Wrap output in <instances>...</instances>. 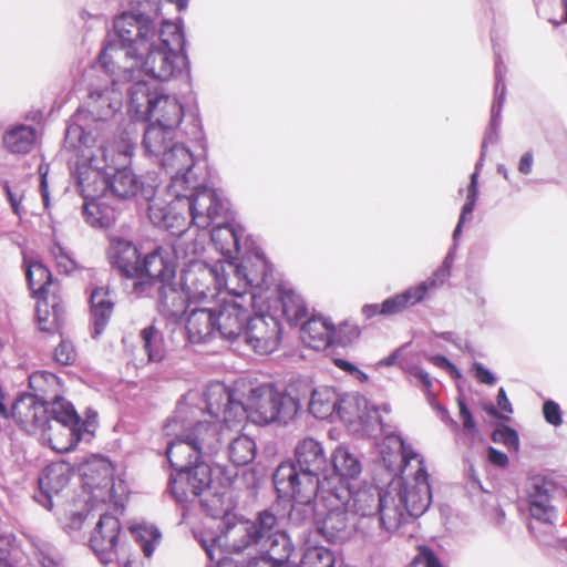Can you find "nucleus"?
<instances>
[{
  "mask_svg": "<svg viewBox=\"0 0 567 567\" xmlns=\"http://www.w3.org/2000/svg\"><path fill=\"white\" fill-rule=\"evenodd\" d=\"M120 52L115 45L105 47L97 56L96 64L84 72L87 82L86 109H79L72 115L65 130V144L83 152L97 146L105 166L112 167L113 156L105 146L111 132V118L122 109L123 93L121 84H131L135 71L115 64Z\"/></svg>",
  "mask_w": 567,
  "mask_h": 567,
  "instance_id": "f257e3e1",
  "label": "nucleus"
},
{
  "mask_svg": "<svg viewBox=\"0 0 567 567\" xmlns=\"http://www.w3.org/2000/svg\"><path fill=\"white\" fill-rule=\"evenodd\" d=\"M203 250V241L195 239L179 251L183 258H188L181 281L190 303L214 298L221 289L239 298L251 289V300L256 301L259 295L255 289L267 285L269 278V264L259 249L246 254L239 262L217 261L214 265L195 259Z\"/></svg>",
  "mask_w": 567,
  "mask_h": 567,
  "instance_id": "f03ea898",
  "label": "nucleus"
},
{
  "mask_svg": "<svg viewBox=\"0 0 567 567\" xmlns=\"http://www.w3.org/2000/svg\"><path fill=\"white\" fill-rule=\"evenodd\" d=\"M125 23L120 24L121 48L120 55L131 61L130 68L135 71V80H144L147 75L162 82L177 78L188 70L187 56L184 53L185 38L181 25L163 21L158 32L151 34L141 33L140 29H124ZM126 25L133 28L126 22Z\"/></svg>",
  "mask_w": 567,
  "mask_h": 567,
  "instance_id": "7ed1b4c3",
  "label": "nucleus"
},
{
  "mask_svg": "<svg viewBox=\"0 0 567 567\" xmlns=\"http://www.w3.org/2000/svg\"><path fill=\"white\" fill-rule=\"evenodd\" d=\"M204 396L207 413L215 420L223 416L221 422L227 429L245 420L259 424H287L300 408L298 400L279 392L270 383L250 389L246 403L238 400L236 393L220 382L207 385Z\"/></svg>",
  "mask_w": 567,
  "mask_h": 567,
  "instance_id": "20e7f679",
  "label": "nucleus"
},
{
  "mask_svg": "<svg viewBox=\"0 0 567 567\" xmlns=\"http://www.w3.org/2000/svg\"><path fill=\"white\" fill-rule=\"evenodd\" d=\"M82 156L87 158L91 164L97 165V158L101 154L95 153L85 154ZM102 167L96 166V171H87V181L79 176V189L84 199L83 214L87 224L93 227L107 228L116 220L115 208L111 206V198L130 199L137 195L138 192L143 195V188H146L140 177L127 166L116 168L111 174H101L99 171Z\"/></svg>",
  "mask_w": 567,
  "mask_h": 567,
  "instance_id": "39448f33",
  "label": "nucleus"
},
{
  "mask_svg": "<svg viewBox=\"0 0 567 567\" xmlns=\"http://www.w3.org/2000/svg\"><path fill=\"white\" fill-rule=\"evenodd\" d=\"M188 413H194V410L179 402L174 415L164 425L165 435L175 436L166 447L167 460L175 472L205 461L221 446V425L202 421L193 425L187 419Z\"/></svg>",
  "mask_w": 567,
  "mask_h": 567,
  "instance_id": "423d86ee",
  "label": "nucleus"
},
{
  "mask_svg": "<svg viewBox=\"0 0 567 567\" xmlns=\"http://www.w3.org/2000/svg\"><path fill=\"white\" fill-rule=\"evenodd\" d=\"M293 456V460L278 465L272 475L274 485H284L289 489L298 486L297 494L303 497H308L316 488L321 492L324 483L330 486V481L324 478L328 460L319 441L312 437L301 440L295 447Z\"/></svg>",
  "mask_w": 567,
  "mask_h": 567,
  "instance_id": "0eeeda50",
  "label": "nucleus"
},
{
  "mask_svg": "<svg viewBox=\"0 0 567 567\" xmlns=\"http://www.w3.org/2000/svg\"><path fill=\"white\" fill-rule=\"evenodd\" d=\"M128 112L136 121H150V124L176 131L183 118L184 128L190 130V115L176 96L164 93L157 87L152 89L145 80H137L127 87Z\"/></svg>",
  "mask_w": 567,
  "mask_h": 567,
  "instance_id": "6e6552de",
  "label": "nucleus"
},
{
  "mask_svg": "<svg viewBox=\"0 0 567 567\" xmlns=\"http://www.w3.org/2000/svg\"><path fill=\"white\" fill-rule=\"evenodd\" d=\"M189 117L190 130L183 128V133L193 146L189 147L184 143H174L169 150H166L165 155L158 162L171 176L167 193L175 196L183 195V190L189 188L190 185L195 187L197 175L194 169L206 156L207 143L199 116L198 114H193Z\"/></svg>",
  "mask_w": 567,
  "mask_h": 567,
  "instance_id": "1a4fd4ad",
  "label": "nucleus"
},
{
  "mask_svg": "<svg viewBox=\"0 0 567 567\" xmlns=\"http://www.w3.org/2000/svg\"><path fill=\"white\" fill-rule=\"evenodd\" d=\"M277 526V517L270 511H262L256 520H238L227 524L225 532L210 540L202 539V546L209 560L208 566L218 567L219 559H230L227 553H241L251 546H260L266 536Z\"/></svg>",
  "mask_w": 567,
  "mask_h": 567,
  "instance_id": "9d476101",
  "label": "nucleus"
},
{
  "mask_svg": "<svg viewBox=\"0 0 567 567\" xmlns=\"http://www.w3.org/2000/svg\"><path fill=\"white\" fill-rule=\"evenodd\" d=\"M271 278L272 269L269 266L268 284L255 289L259 295L256 301L251 300L254 291L248 289L247 292H243L241 298L230 295V299H224L216 308H213L219 337L230 342L241 339L243 332L252 316L250 307L261 309L265 306V299L268 297H264V295L270 290Z\"/></svg>",
  "mask_w": 567,
  "mask_h": 567,
  "instance_id": "9b49d317",
  "label": "nucleus"
},
{
  "mask_svg": "<svg viewBox=\"0 0 567 567\" xmlns=\"http://www.w3.org/2000/svg\"><path fill=\"white\" fill-rule=\"evenodd\" d=\"M29 288L38 299L37 322L43 332H59L64 320V307L56 296L50 297L52 274L40 260L29 262L25 271Z\"/></svg>",
  "mask_w": 567,
  "mask_h": 567,
  "instance_id": "f8f14e48",
  "label": "nucleus"
},
{
  "mask_svg": "<svg viewBox=\"0 0 567 567\" xmlns=\"http://www.w3.org/2000/svg\"><path fill=\"white\" fill-rule=\"evenodd\" d=\"M350 496L346 488L341 489V494L332 493L328 483L319 492L321 515L317 518V527L330 543L343 542L350 536Z\"/></svg>",
  "mask_w": 567,
  "mask_h": 567,
  "instance_id": "ddd939ff",
  "label": "nucleus"
},
{
  "mask_svg": "<svg viewBox=\"0 0 567 567\" xmlns=\"http://www.w3.org/2000/svg\"><path fill=\"white\" fill-rule=\"evenodd\" d=\"M183 209L187 208L192 224L197 228L206 229L221 218H227L230 210L227 199L206 186H200L198 178L195 187L183 190Z\"/></svg>",
  "mask_w": 567,
  "mask_h": 567,
  "instance_id": "4468645a",
  "label": "nucleus"
},
{
  "mask_svg": "<svg viewBox=\"0 0 567 567\" xmlns=\"http://www.w3.org/2000/svg\"><path fill=\"white\" fill-rule=\"evenodd\" d=\"M157 190L151 188H143V197L148 202L147 213L151 223L158 227L166 229L172 235H176L179 238L174 243L173 249L176 257H179V251L186 245V241L182 238L187 225L188 218L183 209V195L175 196L169 194L173 199L167 203L166 200L156 196Z\"/></svg>",
  "mask_w": 567,
  "mask_h": 567,
  "instance_id": "2eb2a0df",
  "label": "nucleus"
},
{
  "mask_svg": "<svg viewBox=\"0 0 567 567\" xmlns=\"http://www.w3.org/2000/svg\"><path fill=\"white\" fill-rule=\"evenodd\" d=\"M48 416L56 423L58 434L48 436L52 450L66 453L75 449L83 439L81 419L74 406L56 392L48 402Z\"/></svg>",
  "mask_w": 567,
  "mask_h": 567,
  "instance_id": "dca6fc26",
  "label": "nucleus"
},
{
  "mask_svg": "<svg viewBox=\"0 0 567 567\" xmlns=\"http://www.w3.org/2000/svg\"><path fill=\"white\" fill-rule=\"evenodd\" d=\"M212 471L205 461L171 474L169 491L182 505L200 497L210 487Z\"/></svg>",
  "mask_w": 567,
  "mask_h": 567,
  "instance_id": "f3484780",
  "label": "nucleus"
},
{
  "mask_svg": "<svg viewBox=\"0 0 567 567\" xmlns=\"http://www.w3.org/2000/svg\"><path fill=\"white\" fill-rule=\"evenodd\" d=\"M212 471L205 461L171 474L169 491L182 505L200 497L210 487Z\"/></svg>",
  "mask_w": 567,
  "mask_h": 567,
  "instance_id": "a211bd4d",
  "label": "nucleus"
},
{
  "mask_svg": "<svg viewBox=\"0 0 567 567\" xmlns=\"http://www.w3.org/2000/svg\"><path fill=\"white\" fill-rule=\"evenodd\" d=\"M140 281L134 282V292L143 296L150 292L152 286L175 279L176 265L173 254L164 247H156L141 260Z\"/></svg>",
  "mask_w": 567,
  "mask_h": 567,
  "instance_id": "6ab92c4d",
  "label": "nucleus"
},
{
  "mask_svg": "<svg viewBox=\"0 0 567 567\" xmlns=\"http://www.w3.org/2000/svg\"><path fill=\"white\" fill-rule=\"evenodd\" d=\"M11 416L29 434L41 431L43 435H47L53 429L48 416V403L29 393H21L14 400L11 408ZM44 437L48 440L47 436Z\"/></svg>",
  "mask_w": 567,
  "mask_h": 567,
  "instance_id": "aec40b11",
  "label": "nucleus"
},
{
  "mask_svg": "<svg viewBox=\"0 0 567 567\" xmlns=\"http://www.w3.org/2000/svg\"><path fill=\"white\" fill-rule=\"evenodd\" d=\"M281 327L271 316H251L239 341L245 342L258 354L274 352L280 342Z\"/></svg>",
  "mask_w": 567,
  "mask_h": 567,
  "instance_id": "412c9836",
  "label": "nucleus"
},
{
  "mask_svg": "<svg viewBox=\"0 0 567 567\" xmlns=\"http://www.w3.org/2000/svg\"><path fill=\"white\" fill-rule=\"evenodd\" d=\"M161 3L162 0H130V10L116 17L113 23L118 42H121L122 34L121 23H125L124 29L131 30L132 28L126 25L127 22L133 25V29H140L138 31L145 33V35L158 32V24L162 25L164 21L157 22Z\"/></svg>",
  "mask_w": 567,
  "mask_h": 567,
  "instance_id": "4be33fe9",
  "label": "nucleus"
},
{
  "mask_svg": "<svg viewBox=\"0 0 567 567\" xmlns=\"http://www.w3.org/2000/svg\"><path fill=\"white\" fill-rule=\"evenodd\" d=\"M362 464L359 457L346 446H338L331 455V472L327 470L324 478L330 481L332 493L341 494L346 488L351 495V487L357 486Z\"/></svg>",
  "mask_w": 567,
  "mask_h": 567,
  "instance_id": "5701e85b",
  "label": "nucleus"
},
{
  "mask_svg": "<svg viewBox=\"0 0 567 567\" xmlns=\"http://www.w3.org/2000/svg\"><path fill=\"white\" fill-rule=\"evenodd\" d=\"M395 493L400 494L402 504L408 508L413 518L423 515L432 501L431 488L429 484V474L425 467L416 470L413 482H398Z\"/></svg>",
  "mask_w": 567,
  "mask_h": 567,
  "instance_id": "b1692460",
  "label": "nucleus"
},
{
  "mask_svg": "<svg viewBox=\"0 0 567 567\" xmlns=\"http://www.w3.org/2000/svg\"><path fill=\"white\" fill-rule=\"evenodd\" d=\"M121 533L117 517L103 514L92 532L90 547L103 565H107L116 557V546Z\"/></svg>",
  "mask_w": 567,
  "mask_h": 567,
  "instance_id": "393cba45",
  "label": "nucleus"
},
{
  "mask_svg": "<svg viewBox=\"0 0 567 567\" xmlns=\"http://www.w3.org/2000/svg\"><path fill=\"white\" fill-rule=\"evenodd\" d=\"M260 547L266 548V554L257 558L251 567H297V564L290 560L295 548L286 533L274 528Z\"/></svg>",
  "mask_w": 567,
  "mask_h": 567,
  "instance_id": "a878e982",
  "label": "nucleus"
},
{
  "mask_svg": "<svg viewBox=\"0 0 567 567\" xmlns=\"http://www.w3.org/2000/svg\"><path fill=\"white\" fill-rule=\"evenodd\" d=\"M400 494L395 493V485L392 483L383 494L379 495L378 519L380 528L389 534L396 532L401 526L409 523L413 516L403 506Z\"/></svg>",
  "mask_w": 567,
  "mask_h": 567,
  "instance_id": "bb28decb",
  "label": "nucleus"
},
{
  "mask_svg": "<svg viewBox=\"0 0 567 567\" xmlns=\"http://www.w3.org/2000/svg\"><path fill=\"white\" fill-rule=\"evenodd\" d=\"M107 255L112 266L122 276L126 278L141 276V254L132 241L120 237L112 238Z\"/></svg>",
  "mask_w": 567,
  "mask_h": 567,
  "instance_id": "cd10ccee",
  "label": "nucleus"
},
{
  "mask_svg": "<svg viewBox=\"0 0 567 567\" xmlns=\"http://www.w3.org/2000/svg\"><path fill=\"white\" fill-rule=\"evenodd\" d=\"M495 99L491 109V121L485 131L484 138L482 142V150H486L488 145L496 144L498 141V130L501 126V117L503 104L506 96L505 85V65L499 54L495 56Z\"/></svg>",
  "mask_w": 567,
  "mask_h": 567,
  "instance_id": "c85d7f7f",
  "label": "nucleus"
},
{
  "mask_svg": "<svg viewBox=\"0 0 567 567\" xmlns=\"http://www.w3.org/2000/svg\"><path fill=\"white\" fill-rule=\"evenodd\" d=\"M275 488L280 496L290 497L293 501L288 515L290 523L301 525L310 522L313 516L317 519L321 515L319 488H316L308 497L297 494L298 486L289 489L285 488L284 485H275Z\"/></svg>",
  "mask_w": 567,
  "mask_h": 567,
  "instance_id": "c756f323",
  "label": "nucleus"
},
{
  "mask_svg": "<svg viewBox=\"0 0 567 567\" xmlns=\"http://www.w3.org/2000/svg\"><path fill=\"white\" fill-rule=\"evenodd\" d=\"M186 333L192 343H207L218 336L217 323L213 308L193 309L186 321Z\"/></svg>",
  "mask_w": 567,
  "mask_h": 567,
  "instance_id": "7c9ffc66",
  "label": "nucleus"
},
{
  "mask_svg": "<svg viewBox=\"0 0 567 567\" xmlns=\"http://www.w3.org/2000/svg\"><path fill=\"white\" fill-rule=\"evenodd\" d=\"M234 216L230 212L227 218H221L214 224L210 231V240L217 251L225 257L224 261H234L239 252V233L233 224Z\"/></svg>",
  "mask_w": 567,
  "mask_h": 567,
  "instance_id": "2f4dec72",
  "label": "nucleus"
},
{
  "mask_svg": "<svg viewBox=\"0 0 567 567\" xmlns=\"http://www.w3.org/2000/svg\"><path fill=\"white\" fill-rule=\"evenodd\" d=\"M157 293V309L166 318L179 317L190 303L183 284L178 285L175 279L158 284Z\"/></svg>",
  "mask_w": 567,
  "mask_h": 567,
  "instance_id": "473e14b6",
  "label": "nucleus"
},
{
  "mask_svg": "<svg viewBox=\"0 0 567 567\" xmlns=\"http://www.w3.org/2000/svg\"><path fill=\"white\" fill-rule=\"evenodd\" d=\"M70 481L68 468L64 464H52L44 468L39 477L40 492L35 499L47 509L53 506L52 496L58 495Z\"/></svg>",
  "mask_w": 567,
  "mask_h": 567,
  "instance_id": "72a5a7b5",
  "label": "nucleus"
},
{
  "mask_svg": "<svg viewBox=\"0 0 567 567\" xmlns=\"http://www.w3.org/2000/svg\"><path fill=\"white\" fill-rule=\"evenodd\" d=\"M114 302L110 291L104 287H96L90 293V312L93 326L92 338H97L107 327L113 315Z\"/></svg>",
  "mask_w": 567,
  "mask_h": 567,
  "instance_id": "f704fd0d",
  "label": "nucleus"
},
{
  "mask_svg": "<svg viewBox=\"0 0 567 567\" xmlns=\"http://www.w3.org/2000/svg\"><path fill=\"white\" fill-rule=\"evenodd\" d=\"M334 326L322 317H312L300 329L302 342L317 351L327 349L333 341Z\"/></svg>",
  "mask_w": 567,
  "mask_h": 567,
  "instance_id": "c9c22d12",
  "label": "nucleus"
},
{
  "mask_svg": "<svg viewBox=\"0 0 567 567\" xmlns=\"http://www.w3.org/2000/svg\"><path fill=\"white\" fill-rule=\"evenodd\" d=\"M174 136L175 131L148 123L144 130L142 142L145 154L154 162L158 163L165 155L166 150H169L174 144Z\"/></svg>",
  "mask_w": 567,
  "mask_h": 567,
  "instance_id": "e433bc0d",
  "label": "nucleus"
},
{
  "mask_svg": "<svg viewBox=\"0 0 567 567\" xmlns=\"http://www.w3.org/2000/svg\"><path fill=\"white\" fill-rule=\"evenodd\" d=\"M427 291V282H420L414 287L408 288L401 293L386 298L382 302L381 316L388 317L403 312L406 308L423 301Z\"/></svg>",
  "mask_w": 567,
  "mask_h": 567,
  "instance_id": "4c0bfd02",
  "label": "nucleus"
},
{
  "mask_svg": "<svg viewBox=\"0 0 567 567\" xmlns=\"http://www.w3.org/2000/svg\"><path fill=\"white\" fill-rule=\"evenodd\" d=\"M380 494L383 492L373 486L351 487L350 513L362 517L378 515Z\"/></svg>",
  "mask_w": 567,
  "mask_h": 567,
  "instance_id": "58836bf2",
  "label": "nucleus"
},
{
  "mask_svg": "<svg viewBox=\"0 0 567 567\" xmlns=\"http://www.w3.org/2000/svg\"><path fill=\"white\" fill-rule=\"evenodd\" d=\"M338 408V393L331 386H318L311 391L309 411L317 419H328Z\"/></svg>",
  "mask_w": 567,
  "mask_h": 567,
  "instance_id": "ea45409f",
  "label": "nucleus"
},
{
  "mask_svg": "<svg viewBox=\"0 0 567 567\" xmlns=\"http://www.w3.org/2000/svg\"><path fill=\"white\" fill-rule=\"evenodd\" d=\"M37 133L32 126L17 125L3 135V145L12 154H28L35 143Z\"/></svg>",
  "mask_w": 567,
  "mask_h": 567,
  "instance_id": "a19ab883",
  "label": "nucleus"
},
{
  "mask_svg": "<svg viewBox=\"0 0 567 567\" xmlns=\"http://www.w3.org/2000/svg\"><path fill=\"white\" fill-rule=\"evenodd\" d=\"M29 388L32 390L31 395L44 403L50 402V398L61 391L59 378L48 371H37L29 377Z\"/></svg>",
  "mask_w": 567,
  "mask_h": 567,
  "instance_id": "79ce46f5",
  "label": "nucleus"
},
{
  "mask_svg": "<svg viewBox=\"0 0 567 567\" xmlns=\"http://www.w3.org/2000/svg\"><path fill=\"white\" fill-rule=\"evenodd\" d=\"M529 513L533 518V523L529 524V528L534 530L536 528L535 523L545 525L550 528L556 519V511L551 505V498L545 497L537 494H528Z\"/></svg>",
  "mask_w": 567,
  "mask_h": 567,
  "instance_id": "37998d69",
  "label": "nucleus"
},
{
  "mask_svg": "<svg viewBox=\"0 0 567 567\" xmlns=\"http://www.w3.org/2000/svg\"><path fill=\"white\" fill-rule=\"evenodd\" d=\"M282 315L291 323H298L307 317V307L302 297L292 289L280 288L278 291Z\"/></svg>",
  "mask_w": 567,
  "mask_h": 567,
  "instance_id": "c03bdc74",
  "label": "nucleus"
},
{
  "mask_svg": "<svg viewBox=\"0 0 567 567\" xmlns=\"http://www.w3.org/2000/svg\"><path fill=\"white\" fill-rule=\"evenodd\" d=\"M367 402L368 400L359 393L338 394V408L334 414L343 422L353 423L359 420Z\"/></svg>",
  "mask_w": 567,
  "mask_h": 567,
  "instance_id": "a18cd8bd",
  "label": "nucleus"
},
{
  "mask_svg": "<svg viewBox=\"0 0 567 567\" xmlns=\"http://www.w3.org/2000/svg\"><path fill=\"white\" fill-rule=\"evenodd\" d=\"M143 349L150 362H161L165 357L164 338L162 332L154 326H148L140 333Z\"/></svg>",
  "mask_w": 567,
  "mask_h": 567,
  "instance_id": "49530a36",
  "label": "nucleus"
},
{
  "mask_svg": "<svg viewBox=\"0 0 567 567\" xmlns=\"http://www.w3.org/2000/svg\"><path fill=\"white\" fill-rule=\"evenodd\" d=\"M130 530L135 542L140 544L144 556L152 557L162 538L158 528L154 525L138 524L131 526Z\"/></svg>",
  "mask_w": 567,
  "mask_h": 567,
  "instance_id": "de8ad7c7",
  "label": "nucleus"
},
{
  "mask_svg": "<svg viewBox=\"0 0 567 567\" xmlns=\"http://www.w3.org/2000/svg\"><path fill=\"white\" fill-rule=\"evenodd\" d=\"M228 455L236 466L246 465L256 456V443L247 435H239L230 442Z\"/></svg>",
  "mask_w": 567,
  "mask_h": 567,
  "instance_id": "09e8293b",
  "label": "nucleus"
},
{
  "mask_svg": "<svg viewBox=\"0 0 567 567\" xmlns=\"http://www.w3.org/2000/svg\"><path fill=\"white\" fill-rule=\"evenodd\" d=\"M300 567H334V556L331 550L323 546L306 548Z\"/></svg>",
  "mask_w": 567,
  "mask_h": 567,
  "instance_id": "8fccbe9b",
  "label": "nucleus"
},
{
  "mask_svg": "<svg viewBox=\"0 0 567 567\" xmlns=\"http://www.w3.org/2000/svg\"><path fill=\"white\" fill-rule=\"evenodd\" d=\"M391 408L389 404L383 403L380 406L370 405L369 402L365 403V409L362 411L358 422H360L363 426L367 427L368 431H375L379 429L381 432L384 431V423L382 419V412L388 414L390 413Z\"/></svg>",
  "mask_w": 567,
  "mask_h": 567,
  "instance_id": "3c124183",
  "label": "nucleus"
},
{
  "mask_svg": "<svg viewBox=\"0 0 567 567\" xmlns=\"http://www.w3.org/2000/svg\"><path fill=\"white\" fill-rule=\"evenodd\" d=\"M50 255L55 260V266L59 272L70 275L73 272L78 265L69 252L58 243L50 247Z\"/></svg>",
  "mask_w": 567,
  "mask_h": 567,
  "instance_id": "603ef678",
  "label": "nucleus"
},
{
  "mask_svg": "<svg viewBox=\"0 0 567 567\" xmlns=\"http://www.w3.org/2000/svg\"><path fill=\"white\" fill-rule=\"evenodd\" d=\"M97 471L101 475V480L96 483H89L87 485L92 486L93 489H107L109 492V498L114 499L115 498V492H114V480H113V468L111 463L106 461H101L97 464Z\"/></svg>",
  "mask_w": 567,
  "mask_h": 567,
  "instance_id": "864d4df0",
  "label": "nucleus"
},
{
  "mask_svg": "<svg viewBox=\"0 0 567 567\" xmlns=\"http://www.w3.org/2000/svg\"><path fill=\"white\" fill-rule=\"evenodd\" d=\"M557 489L556 482L546 475H535L529 480L527 486L528 494H537L545 497H550Z\"/></svg>",
  "mask_w": 567,
  "mask_h": 567,
  "instance_id": "5fc2aeb1",
  "label": "nucleus"
},
{
  "mask_svg": "<svg viewBox=\"0 0 567 567\" xmlns=\"http://www.w3.org/2000/svg\"><path fill=\"white\" fill-rule=\"evenodd\" d=\"M37 557L42 567H55L58 565L59 555L56 549L49 543L39 540L34 544Z\"/></svg>",
  "mask_w": 567,
  "mask_h": 567,
  "instance_id": "6e6d98bb",
  "label": "nucleus"
},
{
  "mask_svg": "<svg viewBox=\"0 0 567 567\" xmlns=\"http://www.w3.org/2000/svg\"><path fill=\"white\" fill-rule=\"evenodd\" d=\"M398 443L401 453L400 472L404 473L412 461L416 462V470L425 467L423 457L419 453H416L410 445H406L401 437H398Z\"/></svg>",
  "mask_w": 567,
  "mask_h": 567,
  "instance_id": "4d7b16f0",
  "label": "nucleus"
},
{
  "mask_svg": "<svg viewBox=\"0 0 567 567\" xmlns=\"http://www.w3.org/2000/svg\"><path fill=\"white\" fill-rule=\"evenodd\" d=\"M477 197L478 187L476 186V175H474L471 176L470 184L467 186L466 200L462 207V212L460 215L461 223H465V220L472 216Z\"/></svg>",
  "mask_w": 567,
  "mask_h": 567,
  "instance_id": "13d9d810",
  "label": "nucleus"
},
{
  "mask_svg": "<svg viewBox=\"0 0 567 567\" xmlns=\"http://www.w3.org/2000/svg\"><path fill=\"white\" fill-rule=\"evenodd\" d=\"M76 352L71 341L61 340L54 350V360L61 365H69L75 361Z\"/></svg>",
  "mask_w": 567,
  "mask_h": 567,
  "instance_id": "bf43d9fd",
  "label": "nucleus"
},
{
  "mask_svg": "<svg viewBox=\"0 0 567 567\" xmlns=\"http://www.w3.org/2000/svg\"><path fill=\"white\" fill-rule=\"evenodd\" d=\"M457 404L460 410V417L462 419L463 423V432L465 435L473 437L477 433L474 417L464 400L458 399Z\"/></svg>",
  "mask_w": 567,
  "mask_h": 567,
  "instance_id": "052dcab7",
  "label": "nucleus"
},
{
  "mask_svg": "<svg viewBox=\"0 0 567 567\" xmlns=\"http://www.w3.org/2000/svg\"><path fill=\"white\" fill-rule=\"evenodd\" d=\"M13 537L0 535V567H12Z\"/></svg>",
  "mask_w": 567,
  "mask_h": 567,
  "instance_id": "680f3d73",
  "label": "nucleus"
},
{
  "mask_svg": "<svg viewBox=\"0 0 567 567\" xmlns=\"http://www.w3.org/2000/svg\"><path fill=\"white\" fill-rule=\"evenodd\" d=\"M543 413H544V417L545 420L554 425V426H558L561 424L563 420H561V411H560V408L559 405L549 400V401H546L544 403V406H543Z\"/></svg>",
  "mask_w": 567,
  "mask_h": 567,
  "instance_id": "e2e57ef3",
  "label": "nucleus"
},
{
  "mask_svg": "<svg viewBox=\"0 0 567 567\" xmlns=\"http://www.w3.org/2000/svg\"><path fill=\"white\" fill-rule=\"evenodd\" d=\"M472 372L474 378L483 384L494 385L496 383V377L484 367L481 362H474L472 365Z\"/></svg>",
  "mask_w": 567,
  "mask_h": 567,
  "instance_id": "0e129e2a",
  "label": "nucleus"
},
{
  "mask_svg": "<svg viewBox=\"0 0 567 567\" xmlns=\"http://www.w3.org/2000/svg\"><path fill=\"white\" fill-rule=\"evenodd\" d=\"M420 560L424 567H444L435 553L425 546L420 548Z\"/></svg>",
  "mask_w": 567,
  "mask_h": 567,
  "instance_id": "69168bd1",
  "label": "nucleus"
},
{
  "mask_svg": "<svg viewBox=\"0 0 567 567\" xmlns=\"http://www.w3.org/2000/svg\"><path fill=\"white\" fill-rule=\"evenodd\" d=\"M449 276H450V266L447 265V261L445 260L443 266L434 272L433 277L425 281L429 285V290L431 288H437L439 286L443 285Z\"/></svg>",
  "mask_w": 567,
  "mask_h": 567,
  "instance_id": "338daca9",
  "label": "nucleus"
},
{
  "mask_svg": "<svg viewBox=\"0 0 567 567\" xmlns=\"http://www.w3.org/2000/svg\"><path fill=\"white\" fill-rule=\"evenodd\" d=\"M487 458L491 464L497 467H506L508 464V456L493 446H489L487 450Z\"/></svg>",
  "mask_w": 567,
  "mask_h": 567,
  "instance_id": "774afa93",
  "label": "nucleus"
}]
</instances>
